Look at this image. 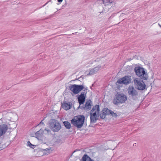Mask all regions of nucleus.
Segmentation results:
<instances>
[{
    "mask_svg": "<svg viewBox=\"0 0 161 161\" xmlns=\"http://www.w3.org/2000/svg\"><path fill=\"white\" fill-rule=\"evenodd\" d=\"M69 90L75 94H78L81 90H84L80 95H78L77 97L80 105L83 104L85 101L87 89L85 88L83 85L76 84L70 85L69 86Z\"/></svg>",
    "mask_w": 161,
    "mask_h": 161,
    "instance_id": "obj_1",
    "label": "nucleus"
},
{
    "mask_svg": "<svg viewBox=\"0 0 161 161\" xmlns=\"http://www.w3.org/2000/svg\"><path fill=\"white\" fill-rule=\"evenodd\" d=\"M85 117L83 115L75 116L71 120V124L78 129L81 128L84 123Z\"/></svg>",
    "mask_w": 161,
    "mask_h": 161,
    "instance_id": "obj_2",
    "label": "nucleus"
},
{
    "mask_svg": "<svg viewBox=\"0 0 161 161\" xmlns=\"http://www.w3.org/2000/svg\"><path fill=\"white\" fill-rule=\"evenodd\" d=\"M136 75L143 80H147L148 78L147 74L145 72L144 68L140 66L135 67L134 69Z\"/></svg>",
    "mask_w": 161,
    "mask_h": 161,
    "instance_id": "obj_3",
    "label": "nucleus"
},
{
    "mask_svg": "<svg viewBox=\"0 0 161 161\" xmlns=\"http://www.w3.org/2000/svg\"><path fill=\"white\" fill-rule=\"evenodd\" d=\"M133 81L136 89L141 91L147 90V87L145 84L141 79L138 78H136Z\"/></svg>",
    "mask_w": 161,
    "mask_h": 161,
    "instance_id": "obj_4",
    "label": "nucleus"
},
{
    "mask_svg": "<svg viewBox=\"0 0 161 161\" xmlns=\"http://www.w3.org/2000/svg\"><path fill=\"white\" fill-rule=\"evenodd\" d=\"M127 99L126 96L123 93L117 92L113 102L115 104L118 105L125 102Z\"/></svg>",
    "mask_w": 161,
    "mask_h": 161,
    "instance_id": "obj_5",
    "label": "nucleus"
},
{
    "mask_svg": "<svg viewBox=\"0 0 161 161\" xmlns=\"http://www.w3.org/2000/svg\"><path fill=\"white\" fill-rule=\"evenodd\" d=\"M49 126L54 132H58L61 129V125L57 120L52 119L49 122Z\"/></svg>",
    "mask_w": 161,
    "mask_h": 161,
    "instance_id": "obj_6",
    "label": "nucleus"
},
{
    "mask_svg": "<svg viewBox=\"0 0 161 161\" xmlns=\"http://www.w3.org/2000/svg\"><path fill=\"white\" fill-rule=\"evenodd\" d=\"M127 92L129 97L133 98L136 97L138 95L137 91L132 86H129L127 89Z\"/></svg>",
    "mask_w": 161,
    "mask_h": 161,
    "instance_id": "obj_7",
    "label": "nucleus"
},
{
    "mask_svg": "<svg viewBox=\"0 0 161 161\" xmlns=\"http://www.w3.org/2000/svg\"><path fill=\"white\" fill-rule=\"evenodd\" d=\"M131 76H126L119 79L117 81L118 83L128 85L131 82Z\"/></svg>",
    "mask_w": 161,
    "mask_h": 161,
    "instance_id": "obj_8",
    "label": "nucleus"
},
{
    "mask_svg": "<svg viewBox=\"0 0 161 161\" xmlns=\"http://www.w3.org/2000/svg\"><path fill=\"white\" fill-rule=\"evenodd\" d=\"M99 107L98 105H96L94 106L91 111L90 115L93 116L99 117Z\"/></svg>",
    "mask_w": 161,
    "mask_h": 161,
    "instance_id": "obj_9",
    "label": "nucleus"
},
{
    "mask_svg": "<svg viewBox=\"0 0 161 161\" xmlns=\"http://www.w3.org/2000/svg\"><path fill=\"white\" fill-rule=\"evenodd\" d=\"M103 3L108 10L111 7L115 6V3L112 0H102Z\"/></svg>",
    "mask_w": 161,
    "mask_h": 161,
    "instance_id": "obj_10",
    "label": "nucleus"
},
{
    "mask_svg": "<svg viewBox=\"0 0 161 161\" xmlns=\"http://www.w3.org/2000/svg\"><path fill=\"white\" fill-rule=\"evenodd\" d=\"M8 129V127L7 125H0V137L5 134Z\"/></svg>",
    "mask_w": 161,
    "mask_h": 161,
    "instance_id": "obj_11",
    "label": "nucleus"
},
{
    "mask_svg": "<svg viewBox=\"0 0 161 161\" xmlns=\"http://www.w3.org/2000/svg\"><path fill=\"white\" fill-rule=\"evenodd\" d=\"M71 105V102H69L67 103L66 102H64L62 104L61 107L65 110H67L70 109Z\"/></svg>",
    "mask_w": 161,
    "mask_h": 161,
    "instance_id": "obj_12",
    "label": "nucleus"
},
{
    "mask_svg": "<svg viewBox=\"0 0 161 161\" xmlns=\"http://www.w3.org/2000/svg\"><path fill=\"white\" fill-rule=\"evenodd\" d=\"M44 131L42 129H41L36 132L35 134L36 138L38 140H41L43 136Z\"/></svg>",
    "mask_w": 161,
    "mask_h": 161,
    "instance_id": "obj_13",
    "label": "nucleus"
},
{
    "mask_svg": "<svg viewBox=\"0 0 161 161\" xmlns=\"http://www.w3.org/2000/svg\"><path fill=\"white\" fill-rule=\"evenodd\" d=\"M101 66H98L92 69H91L90 70V72L88 74H87L88 75H92L96 73L100 68Z\"/></svg>",
    "mask_w": 161,
    "mask_h": 161,
    "instance_id": "obj_14",
    "label": "nucleus"
},
{
    "mask_svg": "<svg viewBox=\"0 0 161 161\" xmlns=\"http://www.w3.org/2000/svg\"><path fill=\"white\" fill-rule=\"evenodd\" d=\"M92 101L90 100L86 102L85 104V106L82 108L85 110H90L92 106Z\"/></svg>",
    "mask_w": 161,
    "mask_h": 161,
    "instance_id": "obj_15",
    "label": "nucleus"
},
{
    "mask_svg": "<svg viewBox=\"0 0 161 161\" xmlns=\"http://www.w3.org/2000/svg\"><path fill=\"white\" fill-rule=\"evenodd\" d=\"M81 161H94L87 155L85 154L81 158Z\"/></svg>",
    "mask_w": 161,
    "mask_h": 161,
    "instance_id": "obj_16",
    "label": "nucleus"
},
{
    "mask_svg": "<svg viewBox=\"0 0 161 161\" xmlns=\"http://www.w3.org/2000/svg\"><path fill=\"white\" fill-rule=\"evenodd\" d=\"M63 124L66 129H69L71 128L70 123L68 121H65L63 122Z\"/></svg>",
    "mask_w": 161,
    "mask_h": 161,
    "instance_id": "obj_17",
    "label": "nucleus"
},
{
    "mask_svg": "<svg viewBox=\"0 0 161 161\" xmlns=\"http://www.w3.org/2000/svg\"><path fill=\"white\" fill-rule=\"evenodd\" d=\"M90 117L91 122L92 123H95L97 120V116H93L92 115H90Z\"/></svg>",
    "mask_w": 161,
    "mask_h": 161,
    "instance_id": "obj_18",
    "label": "nucleus"
},
{
    "mask_svg": "<svg viewBox=\"0 0 161 161\" xmlns=\"http://www.w3.org/2000/svg\"><path fill=\"white\" fill-rule=\"evenodd\" d=\"M110 111V110L106 108H104L102 110V112H103V114H104L106 115H109Z\"/></svg>",
    "mask_w": 161,
    "mask_h": 161,
    "instance_id": "obj_19",
    "label": "nucleus"
},
{
    "mask_svg": "<svg viewBox=\"0 0 161 161\" xmlns=\"http://www.w3.org/2000/svg\"><path fill=\"white\" fill-rule=\"evenodd\" d=\"M109 114V115H111L113 117H116L117 116V114L116 113H114L111 110Z\"/></svg>",
    "mask_w": 161,
    "mask_h": 161,
    "instance_id": "obj_20",
    "label": "nucleus"
},
{
    "mask_svg": "<svg viewBox=\"0 0 161 161\" xmlns=\"http://www.w3.org/2000/svg\"><path fill=\"white\" fill-rule=\"evenodd\" d=\"M27 145L28 146L30 147L31 148H34L35 146L31 143L30 142L28 141L27 142Z\"/></svg>",
    "mask_w": 161,
    "mask_h": 161,
    "instance_id": "obj_21",
    "label": "nucleus"
},
{
    "mask_svg": "<svg viewBox=\"0 0 161 161\" xmlns=\"http://www.w3.org/2000/svg\"><path fill=\"white\" fill-rule=\"evenodd\" d=\"M106 115V114H103V112H102V113L100 114V118L102 119H103L105 117Z\"/></svg>",
    "mask_w": 161,
    "mask_h": 161,
    "instance_id": "obj_22",
    "label": "nucleus"
},
{
    "mask_svg": "<svg viewBox=\"0 0 161 161\" xmlns=\"http://www.w3.org/2000/svg\"><path fill=\"white\" fill-rule=\"evenodd\" d=\"M44 130L47 131V134H48L49 133L51 132L50 130L47 128H45Z\"/></svg>",
    "mask_w": 161,
    "mask_h": 161,
    "instance_id": "obj_23",
    "label": "nucleus"
},
{
    "mask_svg": "<svg viewBox=\"0 0 161 161\" xmlns=\"http://www.w3.org/2000/svg\"><path fill=\"white\" fill-rule=\"evenodd\" d=\"M44 150H45L47 151H49V149H48V148H46V149H45Z\"/></svg>",
    "mask_w": 161,
    "mask_h": 161,
    "instance_id": "obj_24",
    "label": "nucleus"
},
{
    "mask_svg": "<svg viewBox=\"0 0 161 161\" xmlns=\"http://www.w3.org/2000/svg\"><path fill=\"white\" fill-rule=\"evenodd\" d=\"M58 0V1L59 3L63 1V0Z\"/></svg>",
    "mask_w": 161,
    "mask_h": 161,
    "instance_id": "obj_25",
    "label": "nucleus"
},
{
    "mask_svg": "<svg viewBox=\"0 0 161 161\" xmlns=\"http://www.w3.org/2000/svg\"><path fill=\"white\" fill-rule=\"evenodd\" d=\"M43 121V120H42L41 122H40V124H44V123L42 122V121Z\"/></svg>",
    "mask_w": 161,
    "mask_h": 161,
    "instance_id": "obj_26",
    "label": "nucleus"
},
{
    "mask_svg": "<svg viewBox=\"0 0 161 161\" xmlns=\"http://www.w3.org/2000/svg\"><path fill=\"white\" fill-rule=\"evenodd\" d=\"M158 25L160 26V27L161 28V25L159 24H158Z\"/></svg>",
    "mask_w": 161,
    "mask_h": 161,
    "instance_id": "obj_27",
    "label": "nucleus"
},
{
    "mask_svg": "<svg viewBox=\"0 0 161 161\" xmlns=\"http://www.w3.org/2000/svg\"><path fill=\"white\" fill-rule=\"evenodd\" d=\"M47 3H48V2H47V3H46V4H45V5H44L43 6H45L46 5V4Z\"/></svg>",
    "mask_w": 161,
    "mask_h": 161,
    "instance_id": "obj_28",
    "label": "nucleus"
}]
</instances>
